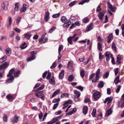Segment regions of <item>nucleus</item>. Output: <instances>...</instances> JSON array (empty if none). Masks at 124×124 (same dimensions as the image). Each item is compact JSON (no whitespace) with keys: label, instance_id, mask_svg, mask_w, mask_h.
<instances>
[{"label":"nucleus","instance_id":"nucleus-2","mask_svg":"<svg viewBox=\"0 0 124 124\" xmlns=\"http://www.w3.org/2000/svg\"><path fill=\"white\" fill-rule=\"evenodd\" d=\"M101 93L99 91H97L94 93L93 94V96L95 101L97 100L100 97Z\"/></svg>","mask_w":124,"mask_h":124},{"label":"nucleus","instance_id":"nucleus-47","mask_svg":"<svg viewBox=\"0 0 124 124\" xmlns=\"http://www.w3.org/2000/svg\"><path fill=\"white\" fill-rule=\"evenodd\" d=\"M102 114L101 113L99 114L97 116V119L98 120L101 119L102 118Z\"/></svg>","mask_w":124,"mask_h":124},{"label":"nucleus","instance_id":"nucleus-23","mask_svg":"<svg viewBox=\"0 0 124 124\" xmlns=\"http://www.w3.org/2000/svg\"><path fill=\"white\" fill-rule=\"evenodd\" d=\"M108 40L107 42L108 43H109L113 39L112 34V33H110L109 34V36L108 37Z\"/></svg>","mask_w":124,"mask_h":124},{"label":"nucleus","instance_id":"nucleus-43","mask_svg":"<svg viewBox=\"0 0 124 124\" xmlns=\"http://www.w3.org/2000/svg\"><path fill=\"white\" fill-rule=\"evenodd\" d=\"M76 88L80 90L81 91H82L83 89V87L81 86H77Z\"/></svg>","mask_w":124,"mask_h":124},{"label":"nucleus","instance_id":"nucleus-5","mask_svg":"<svg viewBox=\"0 0 124 124\" xmlns=\"http://www.w3.org/2000/svg\"><path fill=\"white\" fill-rule=\"evenodd\" d=\"M105 55L106 57V60L107 61H109L110 57H112V54L109 52H107L105 53Z\"/></svg>","mask_w":124,"mask_h":124},{"label":"nucleus","instance_id":"nucleus-25","mask_svg":"<svg viewBox=\"0 0 124 124\" xmlns=\"http://www.w3.org/2000/svg\"><path fill=\"white\" fill-rule=\"evenodd\" d=\"M74 93L78 98L80 97V93L79 92L77 91V90H75L74 91Z\"/></svg>","mask_w":124,"mask_h":124},{"label":"nucleus","instance_id":"nucleus-13","mask_svg":"<svg viewBox=\"0 0 124 124\" xmlns=\"http://www.w3.org/2000/svg\"><path fill=\"white\" fill-rule=\"evenodd\" d=\"M14 71L15 70L14 69H11L10 70L9 74L7 75V77H12V76H13L12 75L13 73H14Z\"/></svg>","mask_w":124,"mask_h":124},{"label":"nucleus","instance_id":"nucleus-63","mask_svg":"<svg viewBox=\"0 0 124 124\" xmlns=\"http://www.w3.org/2000/svg\"><path fill=\"white\" fill-rule=\"evenodd\" d=\"M101 9L100 7V6H98L97 8L96 9V11L97 12H100L101 11Z\"/></svg>","mask_w":124,"mask_h":124},{"label":"nucleus","instance_id":"nucleus-12","mask_svg":"<svg viewBox=\"0 0 124 124\" xmlns=\"http://www.w3.org/2000/svg\"><path fill=\"white\" fill-rule=\"evenodd\" d=\"M5 51L6 53V54L8 56H9L11 53V49L9 48H7L5 50Z\"/></svg>","mask_w":124,"mask_h":124},{"label":"nucleus","instance_id":"nucleus-29","mask_svg":"<svg viewBox=\"0 0 124 124\" xmlns=\"http://www.w3.org/2000/svg\"><path fill=\"white\" fill-rule=\"evenodd\" d=\"M109 75V72L108 71H107L106 72L104 73L103 76V78H107Z\"/></svg>","mask_w":124,"mask_h":124},{"label":"nucleus","instance_id":"nucleus-56","mask_svg":"<svg viewBox=\"0 0 124 124\" xmlns=\"http://www.w3.org/2000/svg\"><path fill=\"white\" fill-rule=\"evenodd\" d=\"M69 95L67 93H64L62 94L61 96V98H63L65 96H67Z\"/></svg>","mask_w":124,"mask_h":124},{"label":"nucleus","instance_id":"nucleus-48","mask_svg":"<svg viewBox=\"0 0 124 124\" xmlns=\"http://www.w3.org/2000/svg\"><path fill=\"white\" fill-rule=\"evenodd\" d=\"M63 48V46L62 45H60L59 46L58 48V54H60L61 51Z\"/></svg>","mask_w":124,"mask_h":124},{"label":"nucleus","instance_id":"nucleus-38","mask_svg":"<svg viewBox=\"0 0 124 124\" xmlns=\"http://www.w3.org/2000/svg\"><path fill=\"white\" fill-rule=\"evenodd\" d=\"M82 21L84 23H87L89 21V19L87 17H85L83 19Z\"/></svg>","mask_w":124,"mask_h":124},{"label":"nucleus","instance_id":"nucleus-35","mask_svg":"<svg viewBox=\"0 0 124 124\" xmlns=\"http://www.w3.org/2000/svg\"><path fill=\"white\" fill-rule=\"evenodd\" d=\"M54 81L55 80L54 77L49 80V82L52 84H55Z\"/></svg>","mask_w":124,"mask_h":124},{"label":"nucleus","instance_id":"nucleus-3","mask_svg":"<svg viewBox=\"0 0 124 124\" xmlns=\"http://www.w3.org/2000/svg\"><path fill=\"white\" fill-rule=\"evenodd\" d=\"M46 34V33L45 34L43 35L39 39V42L40 43L42 44L43 43H45L46 42L47 40V39L45 37V35Z\"/></svg>","mask_w":124,"mask_h":124},{"label":"nucleus","instance_id":"nucleus-32","mask_svg":"<svg viewBox=\"0 0 124 124\" xmlns=\"http://www.w3.org/2000/svg\"><path fill=\"white\" fill-rule=\"evenodd\" d=\"M21 17L19 16L16 19V24L17 25H18L19 24V22L21 21Z\"/></svg>","mask_w":124,"mask_h":124},{"label":"nucleus","instance_id":"nucleus-45","mask_svg":"<svg viewBox=\"0 0 124 124\" xmlns=\"http://www.w3.org/2000/svg\"><path fill=\"white\" fill-rule=\"evenodd\" d=\"M60 99L59 98L58 99H54L52 101V102L54 103L56 102L58 103V102L60 101Z\"/></svg>","mask_w":124,"mask_h":124},{"label":"nucleus","instance_id":"nucleus-55","mask_svg":"<svg viewBox=\"0 0 124 124\" xmlns=\"http://www.w3.org/2000/svg\"><path fill=\"white\" fill-rule=\"evenodd\" d=\"M59 105V103H57L56 104H54L53 107V108L54 109H55Z\"/></svg>","mask_w":124,"mask_h":124},{"label":"nucleus","instance_id":"nucleus-15","mask_svg":"<svg viewBox=\"0 0 124 124\" xmlns=\"http://www.w3.org/2000/svg\"><path fill=\"white\" fill-rule=\"evenodd\" d=\"M49 14L48 12L46 13L44 17V19L45 21H47L49 19Z\"/></svg>","mask_w":124,"mask_h":124},{"label":"nucleus","instance_id":"nucleus-30","mask_svg":"<svg viewBox=\"0 0 124 124\" xmlns=\"http://www.w3.org/2000/svg\"><path fill=\"white\" fill-rule=\"evenodd\" d=\"M73 39L71 37H69L67 39L68 42L70 45L72 44V40Z\"/></svg>","mask_w":124,"mask_h":124},{"label":"nucleus","instance_id":"nucleus-33","mask_svg":"<svg viewBox=\"0 0 124 124\" xmlns=\"http://www.w3.org/2000/svg\"><path fill=\"white\" fill-rule=\"evenodd\" d=\"M121 103H122V104L121 105L120 107L121 108H122L124 107V101L121 100L120 101H119L118 102L119 106L120 104Z\"/></svg>","mask_w":124,"mask_h":124},{"label":"nucleus","instance_id":"nucleus-58","mask_svg":"<svg viewBox=\"0 0 124 124\" xmlns=\"http://www.w3.org/2000/svg\"><path fill=\"white\" fill-rule=\"evenodd\" d=\"M44 85H42L39 88H38L37 90L38 91H39L42 90L44 88Z\"/></svg>","mask_w":124,"mask_h":124},{"label":"nucleus","instance_id":"nucleus-11","mask_svg":"<svg viewBox=\"0 0 124 124\" xmlns=\"http://www.w3.org/2000/svg\"><path fill=\"white\" fill-rule=\"evenodd\" d=\"M77 110L76 108H74L72 110L70 111L69 112L67 113L66 114V116H67L68 115H70L72 114L73 113L75 112Z\"/></svg>","mask_w":124,"mask_h":124},{"label":"nucleus","instance_id":"nucleus-54","mask_svg":"<svg viewBox=\"0 0 124 124\" xmlns=\"http://www.w3.org/2000/svg\"><path fill=\"white\" fill-rule=\"evenodd\" d=\"M37 53V52L36 51H31V54L32 56H35V55Z\"/></svg>","mask_w":124,"mask_h":124},{"label":"nucleus","instance_id":"nucleus-49","mask_svg":"<svg viewBox=\"0 0 124 124\" xmlns=\"http://www.w3.org/2000/svg\"><path fill=\"white\" fill-rule=\"evenodd\" d=\"M103 55H102L101 53V52H100L99 54V58L100 61L103 59Z\"/></svg>","mask_w":124,"mask_h":124},{"label":"nucleus","instance_id":"nucleus-9","mask_svg":"<svg viewBox=\"0 0 124 124\" xmlns=\"http://www.w3.org/2000/svg\"><path fill=\"white\" fill-rule=\"evenodd\" d=\"M8 65L9 63L6 62L0 65V71L3 69L6 68Z\"/></svg>","mask_w":124,"mask_h":124},{"label":"nucleus","instance_id":"nucleus-50","mask_svg":"<svg viewBox=\"0 0 124 124\" xmlns=\"http://www.w3.org/2000/svg\"><path fill=\"white\" fill-rule=\"evenodd\" d=\"M9 24L7 25V27H9L11 24L12 22V19L11 17H9Z\"/></svg>","mask_w":124,"mask_h":124},{"label":"nucleus","instance_id":"nucleus-6","mask_svg":"<svg viewBox=\"0 0 124 124\" xmlns=\"http://www.w3.org/2000/svg\"><path fill=\"white\" fill-rule=\"evenodd\" d=\"M61 20L62 22L65 23L64 25H66L67 27H68L69 25H68V23H67V19L64 16L62 17Z\"/></svg>","mask_w":124,"mask_h":124},{"label":"nucleus","instance_id":"nucleus-41","mask_svg":"<svg viewBox=\"0 0 124 124\" xmlns=\"http://www.w3.org/2000/svg\"><path fill=\"white\" fill-rule=\"evenodd\" d=\"M85 71L84 70H82L80 72V75L82 78L84 77L85 75Z\"/></svg>","mask_w":124,"mask_h":124},{"label":"nucleus","instance_id":"nucleus-8","mask_svg":"<svg viewBox=\"0 0 124 124\" xmlns=\"http://www.w3.org/2000/svg\"><path fill=\"white\" fill-rule=\"evenodd\" d=\"M107 4L108 8H110L112 12H114L116 8L115 6L113 7L112 5L109 2H108Z\"/></svg>","mask_w":124,"mask_h":124},{"label":"nucleus","instance_id":"nucleus-37","mask_svg":"<svg viewBox=\"0 0 124 124\" xmlns=\"http://www.w3.org/2000/svg\"><path fill=\"white\" fill-rule=\"evenodd\" d=\"M111 47L112 49L114 50L115 51H116V46H115V45L114 43V42H112V43Z\"/></svg>","mask_w":124,"mask_h":124},{"label":"nucleus","instance_id":"nucleus-59","mask_svg":"<svg viewBox=\"0 0 124 124\" xmlns=\"http://www.w3.org/2000/svg\"><path fill=\"white\" fill-rule=\"evenodd\" d=\"M85 103H90V100L88 98H87L85 99L84 101Z\"/></svg>","mask_w":124,"mask_h":124},{"label":"nucleus","instance_id":"nucleus-62","mask_svg":"<svg viewBox=\"0 0 124 124\" xmlns=\"http://www.w3.org/2000/svg\"><path fill=\"white\" fill-rule=\"evenodd\" d=\"M15 9L16 10H18V9L19 8V6L18 5V3H16L15 5Z\"/></svg>","mask_w":124,"mask_h":124},{"label":"nucleus","instance_id":"nucleus-44","mask_svg":"<svg viewBox=\"0 0 124 124\" xmlns=\"http://www.w3.org/2000/svg\"><path fill=\"white\" fill-rule=\"evenodd\" d=\"M18 119V117L15 116L14 118V122L15 123H17Z\"/></svg>","mask_w":124,"mask_h":124},{"label":"nucleus","instance_id":"nucleus-18","mask_svg":"<svg viewBox=\"0 0 124 124\" xmlns=\"http://www.w3.org/2000/svg\"><path fill=\"white\" fill-rule=\"evenodd\" d=\"M8 100L10 101H12L13 100V95L11 94H9L6 96Z\"/></svg>","mask_w":124,"mask_h":124},{"label":"nucleus","instance_id":"nucleus-22","mask_svg":"<svg viewBox=\"0 0 124 124\" xmlns=\"http://www.w3.org/2000/svg\"><path fill=\"white\" fill-rule=\"evenodd\" d=\"M31 35L29 33H27L24 34V37L27 39L29 40L31 36Z\"/></svg>","mask_w":124,"mask_h":124},{"label":"nucleus","instance_id":"nucleus-40","mask_svg":"<svg viewBox=\"0 0 124 124\" xmlns=\"http://www.w3.org/2000/svg\"><path fill=\"white\" fill-rule=\"evenodd\" d=\"M72 62H69L68 63L67 67L72 68Z\"/></svg>","mask_w":124,"mask_h":124},{"label":"nucleus","instance_id":"nucleus-16","mask_svg":"<svg viewBox=\"0 0 124 124\" xmlns=\"http://www.w3.org/2000/svg\"><path fill=\"white\" fill-rule=\"evenodd\" d=\"M119 75H117L116 77L114 80V82L115 84H116V85L119 82Z\"/></svg>","mask_w":124,"mask_h":124},{"label":"nucleus","instance_id":"nucleus-36","mask_svg":"<svg viewBox=\"0 0 124 124\" xmlns=\"http://www.w3.org/2000/svg\"><path fill=\"white\" fill-rule=\"evenodd\" d=\"M39 93L41 94V96H40V98L42 100H44V95L43 93V91H40V92H39Z\"/></svg>","mask_w":124,"mask_h":124},{"label":"nucleus","instance_id":"nucleus-31","mask_svg":"<svg viewBox=\"0 0 124 124\" xmlns=\"http://www.w3.org/2000/svg\"><path fill=\"white\" fill-rule=\"evenodd\" d=\"M27 46L26 45V43L25 42H24L23 44L21 45L20 47L22 49H23L26 47Z\"/></svg>","mask_w":124,"mask_h":124},{"label":"nucleus","instance_id":"nucleus-64","mask_svg":"<svg viewBox=\"0 0 124 124\" xmlns=\"http://www.w3.org/2000/svg\"><path fill=\"white\" fill-rule=\"evenodd\" d=\"M14 30L17 32L20 33L21 31V30L18 28H14Z\"/></svg>","mask_w":124,"mask_h":124},{"label":"nucleus","instance_id":"nucleus-17","mask_svg":"<svg viewBox=\"0 0 124 124\" xmlns=\"http://www.w3.org/2000/svg\"><path fill=\"white\" fill-rule=\"evenodd\" d=\"M36 58V57L35 56H31V57H28L27 59V60L28 62L31 61L35 59Z\"/></svg>","mask_w":124,"mask_h":124},{"label":"nucleus","instance_id":"nucleus-46","mask_svg":"<svg viewBox=\"0 0 124 124\" xmlns=\"http://www.w3.org/2000/svg\"><path fill=\"white\" fill-rule=\"evenodd\" d=\"M117 88L116 90V92L117 93H118L119 91L121 88V86L120 85H118L117 86Z\"/></svg>","mask_w":124,"mask_h":124},{"label":"nucleus","instance_id":"nucleus-53","mask_svg":"<svg viewBox=\"0 0 124 124\" xmlns=\"http://www.w3.org/2000/svg\"><path fill=\"white\" fill-rule=\"evenodd\" d=\"M72 103L71 101L70 100H68L67 101L65 102L63 105H65L66 104H68V103L70 104Z\"/></svg>","mask_w":124,"mask_h":124},{"label":"nucleus","instance_id":"nucleus-4","mask_svg":"<svg viewBox=\"0 0 124 124\" xmlns=\"http://www.w3.org/2000/svg\"><path fill=\"white\" fill-rule=\"evenodd\" d=\"M100 69H99L97 70L96 73V77L95 79H93L92 80L93 82H96L98 81L100 78Z\"/></svg>","mask_w":124,"mask_h":124},{"label":"nucleus","instance_id":"nucleus-57","mask_svg":"<svg viewBox=\"0 0 124 124\" xmlns=\"http://www.w3.org/2000/svg\"><path fill=\"white\" fill-rule=\"evenodd\" d=\"M74 77L73 76L70 75L68 78L69 81H72Z\"/></svg>","mask_w":124,"mask_h":124},{"label":"nucleus","instance_id":"nucleus-20","mask_svg":"<svg viewBox=\"0 0 124 124\" xmlns=\"http://www.w3.org/2000/svg\"><path fill=\"white\" fill-rule=\"evenodd\" d=\"M14 79V77L13 76H12L11 78L8 79L6 81V84H8L11 83L13 82Z\"/></svg>","mask_w":124,"mask_h":124},{"label":"nucleus","instance_id":"nucleus-52","mask_svg":"<svg viewBox=\"0 0 124 124\" xmlns=\"http://www.w3.org/2000/svg\"><path fill=\"white\" fill-rule=\"evenodd\" d=\"M60 15V13H59L58 14H54L52 16V17L54 18H56L58 17Z\"/></svg>","mask_w":124,"mask_h":124},{"label":"nucleus","instance_id":"nucleus-26","mask_svg":"<svg viewBox=\"0 0 124 124\" xmlns=\"http://www.w3.org/2000/svg\"><path fill=\"white\" fill-rule=\"evenodd\" d=\"M93 23H91L90 25L88 26L87 28V30L88 31H89L91 30L92 29L93 27Z\"/></svg>","mask_w":124,"mask_h":124},{"label":"nucleus","instance_id":"nucleus-39","mask_svg":"<svg viewBox=\"0 0 124 124\" xmlns=\"http://www.w3.org/2000/svg\"><path fill=\"white\" fill-rule=\"evenodd\" d=\"M104 85V84L102 81H101L100 83L98 85V87L100 88H102Z\"/></svg>","mask_w":124,"mask_h":124},{"label":"nucleus","instance_id":"nucleus-51","mask_svg":"<svg viewBox=\"0 0 124 124\" xmlns=\"http://www.w3.org/2000/svg\"><path fill=\"white\" fill-rule=\"evenodd\" d=\"M7 116V115L6 114H4V115L3 119V120L5 122H7V121L8 118Z\"/></svg>","mask_w":124,"mask_h":124},{"label":"nucleus","instance_id":"nucleus-60","mask_svg":"<svg viewBox=\"0 0 124 124\" xmlns=\"http://www.w3.org/2000/svg\"><path fill=\"white\" fill-rule=\"evenodd\" d=\"M56 63L55 62H54L52 65L50 67V68L51 69H54L56 66Z\"/></svg>","mask_w":124,"mask_h":124},{"label":"nucleus","instance_id":"nucleus-34","mask_svg":"<svg viewBox=\"0 0 124 124\" xmlns=\"http://www.w3.org/2000/svg\"><path fill=\"white\" fill-rule=\"evenodd\" d=\"M121 57L119 55H118L117 57V63L120 64L121 63Z\"/></svg>","mask_w":124,"mask_h":124},{"label":"nucleus","instance_id":"nucleus-28","mask_svg":"<svg viewBox=\"0 0 124 124\" xmlns=\"http://www.w3.org/2000/svg\"><path fill=\"white\" fill-rule=\"evenodd\" d=\"M20 71L18 70L17 71L15 72L14 75L15 77H17L19 76V75L20 74Z\"/></svg>","mask_w":124,"mask_h":124},{"label":"nucleus","instance_id":"nucleus-19","mask_svg":"<svg viewBox=\"0 0 124 124\" xmlns=\"http://www.w3.org/2000/svg\"><path fill=\"white\" fill-rule=\"evenodd\" d=\"M64 71L62 70L60 73L59 77L60 79H62L63 78L64 75Z\"/></svg>","mask_w":124,"mask_h":124},{"label":"nucleus","instance_id":"nucleus-42","mask_svg":"<svg viewBox=\"0 0 124 124\" xmlns=\"http://www.w3.org/2000/svg\"><path fill=\"white\" fill-rule=\"evenodd\" d=\"M96 113V109H93L92 113V114L93 117L95 116V114Z\"/></svg>","mask_w":124,"mask_h":124},{"label":"nucleus","instance_id":"nucleus-21","mask_svg":"<svg viewBox=\"0 0 124 124\" xmlns=\"http://www.w3.org/2000/svg\"><path fill=\"white\" fill-rule=\"evenodd\" d=\"M112 110H111V108H110L106 112V114L105 115L106 116H108L110 115L112 113Z\"/></svg>","mask_w":124,"mask_h":124},{"label":"nucleus","instance_id":"nucleus-24","mask_svg":"<svg viewBox=\"0 0 124 124\" xmlns=\"http://www.w3.org/2000/svg\"><path fill=\"white\" fill-rule=\"evenodd\" d=\"M26 6V5L25 4H24L23 5L22 8L20 10L21 12H24L26 11L27 8Z\"/></svg>","mask_w":124,"mask_h":124},{"label":"nucleus","instance_id":"nucleus-61","mask_svg":"<svg viewBox=\"0 0 124 124\" xmlns=\"http://www.w3.org/2000/svg\"><path fill=\"white\" fill-rule=\"evenodd\" d=\"M39 92H38L37 93H36L35 94V95L37 97L40 98L41 96V94L39 93Z\"/></svg>","mask_w":124,"mask_h":124},{"label":"nucleus","instance_id":"nucleus-1","mask_svg":"<svg viewBox=\"0 0 124 124\" xmlns=\"http://www.w3.org/2000/svg\"><path fill=\"white\" fill-rule=\"evenodd\" d=\"M102 40L103 39L101 38L100 36H99L98 38V47L99 50L101 51H102L101 42Z\"/></svg>","mask_w":124,"mask_h":124},{"label":"nucleus","instance_id":"nucleus-14","mask_svg":"<svg viewBox=\"0 0 124 124\" xmlns=\"http://www.w3.org/2000/svg\"><path fill=\"white\" fill-rule=\"evenodd\" d=\"M88 107L87 106H85L83 108V112L84 115H85L87 113Z\"/></svg>","mask_w":124,"mask_h":124},{"label":"nucleus","instance_id":"nucleus-10","mask_svg":"<svg viewBox=\"0 0 124 124\" xmlns=\"http://www.w3.org/2000/svg\"><path fill=\"white\" fill-rule=\"evenodd\" d=\"M105 14V12H100L98 14V16L99 19L101 21H102V18Z\"/></svg>","mask_w":124,"mask_h":124},{"label":"nucleus","instance_id":"nucleus-7","mask_svg":"<svg viewBox=\"0 0 124 124\" xmlns=\"http://www.w3.org/2000/svg\"><path fill=\"white\" fill-rule=\"evenodd\" d=\"M8 2L7 1H5L1 5L2 9L6 10L8 8Z\"/></svg>","mask_w":124,"mask_h":124},{"label":"nucleus","instance_id":"nucleus-27","mask_svg":"<svg viewBox=\"0 0 124 124\" xmlns=\"http://www.w3.org/2000/svg\"><path fill=\"white\" fill-rule=\"evenodd\" d=\"M60 91V89H58L54 91L52 97H53L58 93Z\"/></svg>","mask_w":124,"mask_h":124}]
</instances>
